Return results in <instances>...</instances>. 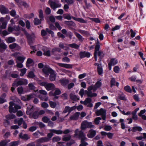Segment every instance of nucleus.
Masks as SVG:
<instances>
[{
    "instance_id": "dca6fc26",
    "label": "nucleus",
    "mask_w": 146,
    "mask_h": 146,
    "mask_svg": "<svg viewBox=\"0 0 146 146\" xmlns=\"http://www.w3.org/2000/svg\"><path fill=\"white\" fill-rule=\"evenodd\" d=\"M57 64L60 67H64L66 68H72V66L71 64L60 63H58Z\"/></svg>"
},
{
    "instance_id": "9b49d317",
    "label": "nucleus",
    "mask_w": 146,
    "mask_h": 146,
    "mask_svg": "<svg viewBox=\"0 0 146 146\" xmlns=\"http://www.w3.org/2000/svg\"><path fill=\"white\" fill-rule=\"evenodd\" d=\"M76 108V107L75 106H73L70 108L69 106H66L63 111V113H65L67 112H68V113L67 115L65 116V117H66L71 111L75 109Z\"/></svg>"
},
{
    "instance_id": "7ed1b4c3",
    "label": "nucleus",
    "mask_w": 146,
    "mask_h": 146,
    "mask_svg": "<svg viewBox=\"0 0 146 146\" xmlns=\"http://www.w3.org/2000/svg\"><path fill=\"white\" fill-rule=\"evenodd\" d=\"M33 110V107L32 106L29 105L27 107V114L29 115V117L30 118L33 117L34 119L37 118L39 115L38 112H34L33 114L32 115H31V114Z\"/></svg>"
},
{
    "instance_id": "f3484780",
    "label": "nucleus",
    "mask_w": 146,
    "mask_h": 146,
    "mask_svg": "<svg viewBox=\"0 0 146 146\" xmlns=\"http://www.w3.org/2000/svg\"><path fill=\"white\" fill-rule=\"evenodd\" d=\"M96 113L98 116L100 115L102 116L106 115V111L105 110L101 108L100 110H97L96 111Z\"/></svg>"
},
{
    "instance_id": "bf43d9fd",
    "label": "nucleus",
    "mask_w": 146,
    "mask_h": 146,
    "mask_svg": "<svg viewBox=\"0 0 146 146\" xmlns=\"http://www.w3.org/2000/svg\"><path fill=\"white\" fill-rule=\"evenodd\" d=\"M35 76V74L34 73L32 72H30L28 73L27 76L28 77L30 78H33Z\"/></svg>"
},
{
    "instance_id": "473e14b6",
    "label": "nucleus",
    "mask_w": 146,
    "mask_h": 146,
    "mask_svg": "<svg viewBox=\"0 0 146 146\" xmlns=\"http://www.w3.org/2000/svg\"><path fill=\"white\" fill-rule=\"evenodd\" d=\"M110 83L111 86H115V85L118 86L119 85V83L118 82H116L115 79L114 78H112L110 81Z\"/></svg>"
},
{
    "instance_id": "cd10ccee",
    "label": "nucleus",
    "mask_w": 146,
    "mask_h": 146,
    "mask_svg": "<svg viewBox=\"0 0 146 146\" xmlns=\"http://www.w3.org/2000/svg\"><path fill=\"white\" fill-rule=\"evenodd\" d=\"M19 136L20 138L25 140H27L30 138V137L27 134H24L23 135V134L22 133H20Z\"/></svg>"
},
{
    "instance_id": "0eeeda50",
    "label": "nucleus",
    "mask_w": 146,
    "mask_h": 146,
    "mask_svg": "<svg viewBox=\"0 0 146 146\" xmlns=\"http://www.w3.org/2000/svg\"><path fill=\"white\" fill-rule=\"evenodd\" d=\"M28 83L27 80L25 79H21L19 80H15L12 84L13 87H17V86L22 85H26Z\"/></svg>"
},
{
    "instance_id": "69168bd1",
    "label": "nucleus",
    "mask_w": 146,
    "mask_h": 146,
    "mask_svg": "<svg viewBox=\"0 0 146 146\" xmlns=\"http://www.w3.org/2000/svg\"><path fill=\"white\" fill-rule=\"evenodd\" d=\"M102 119V118L100 117H97L94 120V122L96 124L98 125L99 124L100 120Z\"/></svg>"
},
{
    "instance_id": "603ef678",
    "label": "nucleus",
    "mask_w": 146,
    "mask_h": 146,
    "mask_svg": "<svg viewBox=\"0 0 146 146\" xmlns=\"http://www.w3.org/2000/svg\"><path fill=\"white\" fill-rule=\"evenodd\" d=\"M97 90V88H95L94 86H91L88 87V92H90L92 90H93L94 91H95Z\"/></svg>"
},
{
    "instance_id": "72a5a7b5",
    "label": "nucleus",
    "mask_w": 146,
    "mask_h": 146,
    "mask_svg": "<svg viewBox=\"0 0 146 146\" xmlns=\"http://www.w3.org/2000/svg\"><path fill=\"white\" fill-rule=\"evenodd\" d=\"M9 47L11 49H13L15 48H16L17 49H19L20 48V46L17 45L15 43H14L10 44L9 46Z\"/></svg>"
},
{
    "instance_id": "a878e982",
    "label": "nucleus",
    "mask_w": 146,
    "mask_h": 146,
    "mask_svg": "<svg viewBox=\"0 0 146 146\" xmlns=\"http://www.w3.org/2000/svg\"><path fill=\"white\" fill-rule=\"evenodd\" d=\"M87 121H82L81 125L80 128L82 130L85 129L87 128Z\"/></svg>"
},
{
    "instance_id": "a211bd4d",
    "label": "nucleus",
    "mask_w": 146,
    "mask_h": 146,
    "mask_svg": "<svg viewBox=\"0 0 146 146\" xmlns=\"http://www.w3.org/2000/svg\"><path fill=\"white\" fill-rule=\"evenodd\" d=\"M0 11L3 14L7 13L9 12L8 9L6 8L4 6L1 5L0 7Z\"/></svg>"
},
{
    "instance_id": "7c9ffc66",
    "label": "nucleus",
    "mask_w": 146,
    "mask_h": 146,
    "mask_svg": "<svg viewBox=\"0 0 146 146\" xmlns=\"http://www.w3.org/2000/svg\"><path fill=\"white\" fill-rule=\"evenodd\" d=\"M7 46L4 43L0 44V52H3L7 48Z\"/></svg>"
},
{
    "instance_id": "49530a36",
    "label": "nucleus",
    "mask_w": 146,
    "mask_h": 146,
    "mask_svg": "<svg viewBox=\"0 0 146 146\" xmlns=\"http://www.w3.org/2000/svg\"><path fill=\"white\" fill-rule=\"evenodd\" d=\"M39 17L41 20H44V16L43 11L42 10H40L39 11Z\"/></svg>"
},
{
    "instance_id": "e2e57ef3",
    "label": "nucleus",
    "mask_w": 146,
    "mask_h": 146,
    "mask_svg": "<svg viewBox=\"0 0 146 146\" xmlns=\"http://www.w3.org/2000/svg\"><path fill=\"white\" fill-rule=\"evenodd\" d=\"M2 87L3 90L5 92H7L8 91V88L5 84H3L2 85Z\"/></svg>"
},
{
    "instance_id": "6e6552de",
    "label": "nucleus",
    "mask_w": 146,
    "mask_h": 146,
    "mask_svg": "<svg viewBox=\"0 0 146 146\" xmlns=\"http://www.w3.org/2000/svg\"><path fill=\"white\" fill-rule=\"evenodd\" d=\"M40 84L42 86H44L46 89L48 91L54 90L55 88L54 85L52 83L42 82Z\"/></svg>"
},
{
    "instance_id": "5fc2aeb1",
    "label": "nucleus",
    "mask_w": 146,
    "mask_h": 146,
    "mask_svg": "<svg viewBox=\"0 0 146 146\" xmlns=\"http://www.w3.org/2000/svg\"><path fill=\"white\" fill-rule=\"evenodd\" d=\"M87 123L88 128H94V125H92L91 122H89L87 121Z\"/></svg>"
},
{
    "instance_id": "8fccbe9b",
    "label": "nucleus",
    "mask_w": 146,
    "mask_h": 146,
    "mask_svg": "<svg viewBox=\"0 0 146 146\" xmlns=\"http://www.w3.org/2000/svg\"><path fill=\"white\" fill-rule=\"evenodd\" d=\"M49 103L50 106L52 108H55L57 105V104L56 102H52V101H49Z\"/></svg>"
},
{
    "instance_id": "20e7f679",
    "label": "nucleus",
    "mask_w": 146,
    "mask_h": 146,
    "mask_svg": "<svg viewBox=\"0 0 146 146\" xmlns=\"http://www.w3.org/2000/svg\"><path fill=\"white\" fill-rule=\"evenodd\" d=\"M9 105V111L10 113H15L18 110L21 108V107L20 106L15 104L12 102H10Z\"/></svg>"
},
{
    "instance_id": "c756f323",
    "label": "nucleus",
    "mask_w": 146,
    "mask_h": 146,
    "mask_svg": "<svg viewBox=\"0 0 146 146\" xmlns=\"http://www.w3.org/2000/svg\"><path fill=\"white\" fill-rule=\"evenodd\" d=\"M60 81L61 84L64 86H65L69 83V81L66 79H61Z\"/></svg>"
},
{
    "instance_id": "393cba45",
    "label": "nucleus",
    "mask_w": 146,
    "mask_h": 146,
    "mask_svg": "<svg viewBox=\"0 0 146 146\" xmlns=\"http://www.w3.org/2000/svg\"><path fill=\"white\" fill-rule=\"evenodd\" d=\"M17 54V53L15 54L14 56L16 58H17V60H19L22 63H23L25 59V57L23 56H16V55Z\"/></svg>"
},
{
    "instance_id": "6e6d98bb",
    "label": "nucleus",
    "mask_w": 146,
    "mask_h": 146,
    "mask_svg": "<svg viewBox=\"0 0 146 146\" xmlns=\"http://www.w3.org/2000/svg\"><path fill=\"white\" fill-rule=\"evenodd\" d=\"M102 83L100 81L97 82L96 84L94 86L95 88H96L97 89L99 88L101 85Z\"/></svg>"
},
{
    "instance_id": "4d7b16f0",
    "label": "nucleus",
    "mask_w": 146,
    "mask_h": 146,
    "mask_svg": "<svg viewBox=\"0 0 146 146\" xmlns=\"http://www.w3.org/2000/svg\"><path fill=\"white\" fill-rule=\"evenodd\" d=\"M124 89L125 91L128 92H131V90L130 86H125L124 88Z\"/></svg>"
},
{
    "instance_id": "ea45409f",
    "label": "nucleus",
    "mask_w": 146,
    "mask_h": 146,
    "mask_svg": "<svg viewBox=\"0 0 146 146\" xmlns=\"http://www.w3.org/2000/svg\"><path fill=\"white\" fill-rule=\"evenodd\" d=\"M33 62V60L30 58H29L27 61L26 63V66L27 67H29Z\"/></svg>"
},
{
    "instance_id": "4468645a",
    "label": "nucleus",
    "mask_w": 146,
    "mask_h": 146,
    "mask_svg": "<svg viewBox=\"0 0 146 146\" xmlns=\"http://www.w3.org/2000/svg\"><path fill=\"white\" fill-rule=\"evenodd\" d=\"M46 31L44 30L41 31V34L42 36H44L46 34V31L49 33L51 34L52 37L54 36V33L52 31L49 30L48 29H46Z\"/></svg>"
},
{
    "instance_id": "c85d7f7f",
    "label": "nucleus",
    "mask_w": 146,
    "mask_h": 146,
    "mask_svg": "<svg viewBox=\"0 0 146 146\" xmlns=\"http://www.w3.org/2000/svg\"><path fill=\"white\" fill-rule=\"evenodd\" d=\"M23 119L22 118H21L18 119H15L14 120V124L18 123L19 126L23 122Z\"/></svg>"
},
{
    "instance_id": "39448f33",
    "label": "nucleus",
    "mask_w": 146,
    "mask_h": 146,
    "mask_svg": "<svg viewBox=\"0 0 146 146\" xmlns=\"http://www.w3.org/2000/svg\"><path fill=\"white\" fill-rule=\"evenodd\" d=\"M24 32L27 37L28 40V43L29 44L31 45V47L33 50H35V47L31 45L33 42V40H34L35 38V35L32 33L31 34V35H29L25 31H24Z\"/></svg>"
},
{
    "instance_id": "37998d69",
    "label": "nucleus",
    "mask_w": 146,
    "mask_h": 146,
    "mask_svg": "<svg viewBox=\"0 0 146 146\" xmlns=\"http://www.w3.org/2000/svg\"><path fill=\"white\" fill-rule=\"evenodd\" d=\"M72 18L73 19L78 21L80 23H85L86 22V21L83 20L82 19L80 18H77L74 17H72Z\"/></svg>"
},
{
    "instance_id": "bb28decb",
    "label": "nucleus",
    "mask_w": 146,
    "mask_h": 146,
    "mask_svg": "<svg viewBox=\"0 0 146 146\" xmlns=\"http://www.w3.org/2000/svg\"><path fill=\"white\" fill-rule=\"evenodd\" d=\"M70 98L74 101H76L79 99V98L78 96L73 94H70Z\"/></svg>"
},
{
    "instance_id": "f257e3e1",
    "label": "nucleus",
    "mask_w": 146,
    "mask_h": 146,
    "mask_svg": "<svg viewBox=\"0 0 146 146\" xmlns=\"http://www.w3.org/2000/svg\"><path fill=\"white\" fill-rule=\"evenodd\" d=\"M74 132V137L81 139V143L80 144V146H86L88 144L84 141L87 140V138L85 136V135L82 131L80 130L79 129H77L75 130Z\"/></svg>"
},
{
    "instance_id": "f8f14e48",
    "label": "nucleus",
    "mask_w": 146,
    "mask_h": 146,
    "mask_svg": "<svg viewBox=\"0 0 146 146\" xmlns=\"http://www.w3.org/2000/svg\"><path fill=\"white\" fill-rule=\"evenodd\" d=\"M53 70L48 66H45L43 69V72L45 74V76H47L49 73Z\"/></svg>"
},
{
    "instance_id": "338daca9",
    "label": "nucleus",
    "mask_w": 146,
    "mask_h": 146,
    "mask_svg": "<svg viewBox=\"0 0 146 146\" xmlns=\"http://www.w3.org/2000/svg\"><path fill=\"white\" fill-rule=\"evenodd\" d=\"M120 26L118 25H116L114 27H112V31H114L117 30H119L120 28Z\"/></svg>"
},
{
    "instance_id": "4c0bfd02",
    "label": "nucleus",
    "mask_w": 146,
    "mask_h": 146,
    "mask_svg": "<svg viewBox=\"0 0 146 146\" xmlns=\"http://www.w3.org/2000/svg\"><path fill=\"white\" fill-rule=\"evenodd\" d=\"M6 40L8 43H11L15 42V39L13 37H10L7 38Z\"/></svg>"
},
{
    "instance_id": "e433bc0d",
    "label": "nucleus",
    "mask_w": 146,
    "mask_h": 146,
    "mask_svg": "<svg viewBox=\"0 0 146 146\" xmlns=\"http://www.w3.org/2000/svg\"><path fill=\"white\" fill-rule=\"evenodd\" d=\"M68 46L75 49H78L79 47V45L74 43L69 44H68Z\"/></svg>"
},
{
    "instance_id": "052dcab7",
    "label": "nucleus",
    "mask_w": 146,
    "mask_h": 146,
    "mask_svg": "<svg viewBox=\"0 0 146 146\" xmlns=\"http://www.w3.org/2000/svg\"><path fill=\"white\" fill-rule=\"evenodd\" d=\"M118 97L121 100H126L124 95L122 93H121L120 94L119 96Z\"/></svg>"
},
{
    "instance_id": "ddd939ff",
    "label": "nucleus",
    "mask_w": 146,
    "mask_h": 146,
    "mask_svg": "<svg viewBox=\"0 0 146 146\" xmlns=\"http://www.w3.org/2000/svg\"><path fill=\"white\" fill-rule=\"evenodd\" d=\"M99 42L98 41L97 42V44L96 45L95 47V51L94 52V57L96 61L97 60V52L100 51H99L100 48V45Z\"/></svg>"
},
{
    "instance_id": "2f4dec72",
    "label": "nucleus",
    "mask_w": 146,
    "mask_h": 146,
    "mask_svg": "<svg viewBox=\"0 0 146 146\" xmlns=\"http://www.w3.org/2000/svg\"><path fill=\"white\" fill-rule=\"evenodd\" d=\"M59 46L60 48H63L65 50H66L68 49L67 44H64L62 43H61L59 44Z\"/></svg>"
},
{
    "instance_id": "9d476101",
    "label": "nucleus",
    "mask_w": 146,
    "mask_h": 146,
    "mask_svg": "<svg viewBox=\"0 0 146 146\" xmlns=\"http://www.w3.org/2000/svg\"><path fill=\"white\" fill-rule=\"evenodd\" d=\"M92 100L91 98H87L84 101V104L86 106L88 107H92L93 106V105L92 103Z\"/></svg>"
},
{
    "instance_id": "774afa93",
    "label": "nucleus",
    "mask_w": 146,
    "mask_h": 146,
    "mask_svg": "<svg viewBox=\"0 0 146 146\" xmlns=\"http://www.w3.org/2000/svg\"><path fill=\"white\" fill-rule=\"evenodd\" d=\"M18 143L19 142L18 141H15L11 142L10 143V144L11 146H17Z\"/></svg>"
},
{
    "instance_id": "412c9836",
    "label": "nucleus",
    "mask_w": 146,
    "mask_h": 146,
    "mask_svg": "<svg viewBox=\"0 0 146 146\" xmlns=\"http://www.w3.org/2000/svg\"><path fill=\"white\" fill-rule=\"evenodd\" d=\"M80 115V113L76 112L70 116V120H76L78 119Z\"/></svg>"
},
{
    "instance_id": "1a4fd4ad",
    "label": "nucleus",
    "mask_w": 146,
    "mask_h": 146,
    "mask_svg": "<svg viewBox=\"0 0 146 146\" xmlns=\"http://www.w3.org/2000/svg\"><path fill=\"white\" fill-rule=\"evenodd\" d=\"M49 131L50 133H49L47 134V138L49 140L53 135V133L56 134H61L63 133L62 131L60 130H56L54 129H49Z\"/></svg>"
},
{
    "instance_id": "f704fd0d",
    "label": "nucleus",
    "mask_w": 146,
    "mask_h": 146,
    "mask_svg": "<svg viewBox=\"0 0 146 146\" xmlns=\"http://www.w3.org/2000/svg\"><path fill=\"white\" fill-rule=\"evenodd\" d=\"M142 130V129L141 127L139 126H135L133 127L132 130L133 132H135L137 131H141Z\"/></svg>"
},
{
    "instance_id": "423d86ee",
    "label": "nucleus",
    "mask_w": 146,
    "mask_h": 146,
    "mask_svg": "<svg viewBox=\"0 0 146 146\" xmlns=\"http://www.w3.org/2000/svg\"><path fill=\"white\" fill-rule=\"evenodd\" d=\"M48 3L51 8L53 9H55L57 8L61 7V5L58 0H49Z\"/></svg>"
},
{
    "instance_id": "58836bf2",
    "label": "nucleus",
    "mask_w": 146,
    "mask_h": 146,
    "mask_svg": "<svg viewBox=\"0 0 146 146\" xmlns=\"http://www.w3.org/2000/svg\"><path fill=\"white\" fill-rule=\"evenodd\" d=\"M10 141V140L2 141L0 142V146H7V143Z\"/></svg>"
},
{
    "instance_id": "864d4df0",
    "label": "nucleus",
    "mask_w": 146,
    "mask_h": 146,
    "mask_svg": "<svg viewBox=\"0 0 146 146\" xmlns=\"http://www.w3.org/2000/svg\"><path fill=\"white\" fill-rule=\"evenodd\" d=\"M61 140V138L58 136L54 137L52 139V141L55 142L60 141Z\"/></svg>"
},
{
    "instance_id": "c03bdc74",
    "label": "nucleus",
    "mask_w": 146,
    "mask_h": 146,
    "mask_svg": "<svg viewBox=\"0 0 146 146\" xmlns=\"http://www.w3.org/2000/svg\"><path fill=\"white\" fill-rule=\"evenodd\" d=\"M87 91L86 90H84L83 89H82L79 92V94L81 97H82L84 95L87 94Z\"/></svg>"
},
{
    "instance_id": "680f3d73",
    "label": "nucleus",
    "mask_w": 146,
    "mask_h": 146,
    "mask_svg": "<svg viewBox=\"0 0 146 146\" xmlns=\"http://www.w3.org/2000/svg\"><path fill=\"white\" fill-rule=\"evenodd\" d=\"M50 120V119L46 116H44L42 118V121L45 123L48 122Z\"/></svg>"
},
{
    "instance_id": "4be33fe9",
    "label": "nucleus",
    "mask_w": 146,
    "mask_h": 146,
    "mask_svg": "<svg viewBox=\"0 0 146 146\" xmlns=\"http://www.w3.org/2000/svg\"><path fill=\"white\" fill-rule=\"evenodd\" d=\"M49 141V139L46 137H42L36 141L37 143H40L47 142Z\"/></svg>"
},
{
    "instance_id": "3c124183",
    "label": "nucleus",
    "mask_w": 146,
    "mask_h": 146,
    "mask_svg": "<svg viewBox=\"0 0 146 146\" xmlns=\"http://www.w3.org/2000/svg\"><path fill=\"white\" fill-rule=\"evenodd\" d=\"M75 35L78 38L79 40L81 41H82L83 40L84 38H83L82 36L80 34L77 33H75Z\"/></svg>"
},
{
    "instance_id": "aec40b11",
    "label": "nucleus",
    "mask_w": 146,
    "mask_h": 146,
    "mask_svg": "<svg viewBox=\"0 0 146 146\" xmlns=\"http://www.w3.org/2000/svg\"><path fill=\"white\" fill-rule=\"evenodd\" d=\"M95 66H97V70L99 74L101 75L103 74V70L101 65L96 63L94 64Z\"/></svg>"
},
{
    "instance_id": "c9c22d12",
    "label": "nucleus",
    "mask_w": 146,
    "mask_h": 146,
    "mask_svg": "<svg viewBox=\"0 0 146 146\" xmlns=\"http://www.w3.org/2000/svg\"><path fill=\"white\" fill-rule=\"evenodd\" d=\"M87 95L88 97H95L97 96V94L94 93H92L91 91L88 92L87 91Z\"/></svg>"
},
{
    "instance_id": "6ab92c4d",
    "label": "nucleus",
    "mask_w": 146,
    "mask_h": 146,
    "mask_svg": "<svg viewBox=\"0 0 146 146\" xmlns=\"http://www.w3.org/2000/svg\"><path fill=\"white\" fill-rule=\"evenodd\" d=\"M80 57L81 58H83L85 57L89 58L90 56V54L88 52H81L80 53Z\"/></svg>"
},
{
    "instance_id": "09e8293b",
    "label": "nucleus",
    "mask_w": 146,
    "mask_h": 146,
    "mask_svg": "<svg viewBox=\"0 0 146 146\" xmlns=\"http://www.w3.org/2000/svg\"><path fill=\"white\" fill-rule=\"evenodd\" d=\"M42 20H41L40 19L39 20L37 18H35L34 20V23L35 25H37L41 23V21Z\"/></svg>"
},
{
    "instance_id": "f03ea898",
    "label": "nucleus",
    "mask_w": 146,
    "mask_h": 146,
    "mask_svg": "<svg viewBox=\"0 0 146 146\" xmlns=\"http://www.w3.org/2000/svg\"><path fill=\"white\" fill-rule=\"evenodd\" d=\"M47 94V92L44 90H40L38 92L37 90L35 91V96L38 97L41 100L45 101L48 99V97L46 96Z\"/></svg>"
},
{
    "instance_id": "0e129e2a",
    "label": "nucleus",
    "mask_w": 146,
    "mask_h": 146,
    "mask_svg": "<svg viewBox=\"0 0 146 146\" xmlns=\"http://www.w3.org/2000/svg\"><path fill=\"white\" fill-rule=\"evenodd\" d=\"M41 106L42 108H47L49 106L48 104L45 102L42 103L41 104Z\"/></svg>"
},
{
    "instance_id": "13d9d810",
    "label": "nucleus",
    "mask_w": 146,
    "mask_h": 146,
    "mask_svg": "<svg viewBox=\"0 0 146 146\" xmlns=\"http://www.w3.org/2000/svg\"><path fill=\"white\" fill-rule=\"evenodd\" d=\"M64 18L68 20H70L71 19V17L70 15L68 14H64L63 15Z\"/></svg>"
},
{
    "instance_id": "2eb2a0df",
    "label": "nucleus",
    "mask_w": 146,
    "mask_h": 146,
    "mask_svg": "<svg viewBox=\"0 0 146 146\" xmlns=\"http://www.w3.org/2000/svg\"><path fill=\"white\" fill-rule=\"evenodd\" d=\"M96 131L93 129L90 130L87 135V136L89 138H91L94 137L96 135Z\"/></svg>"
},
{
    "instance_id": "b1692460",
    "label": "nucleus",
    "mask_w": 146,
    "mask_h": 146,
    "mask_svg": "<svg viewBox=\"0 0 146 146\" xmlns=\"http://www.w3.org/2000/svg\"><path fill=\"white\" fill-rule=\"evenodd\" d=\"M34 97V95L33 94H31L25 96H22L21 97V99L23 101H26L29 100L31 98Z\"/></svg>"
},
{
    "instance_id": "a18cd8bd",
    "label": "nucleus",
    "mask_w": 146,
    "mask_h": 146,
    "mask_svg": "<svg viewBox=\"0 0 146 146\" xmlns=\"http://www.w3.org/2000/svg\"><path fill=\"white\" fill-rule=\"evenodd\" d=\"M118 62L117 60L115 58L111 59L110 62L109 63L112 65H114L116 64Z\"/></svg>"
},
{
    "instance_id": "a19ab883",
    "label": "nucleus",
    "mask_w": 146,
    "mask_h": 146,
    "mask_svg": "<svg viewBox=\"0 0 146 146\" xmlns=\"http://www.w3.org/2000/svg\"><path fill=\"white\" fill-rule=\"evenodd\" d=\"M71 138L70 135H65L63 137L62 140L63 141H66L69 140Z\"/></svg>"
},
{
    "instance_id": "79ce46f5",
    "label": "nucleus",
    "mask_w": 146,
    "mask_h": 146,
    "mask_svg": "<svg viewBox=\"0 0 146 146\" xmlns=\"http://www.w3.org/2000/svg\"><path fill=\"white\" fill-rule=\"evenodd\" d=\"M16 116L15 115L12 114H9L6 116V118L7 120L15 118Z\"/></svg>"
},
{
    "instance_id": "de8ad7c7",
    "label": "nucleus",
    "mask_w": 146,
    "mask_h": 146,
    "mask_svg": "<svg viewBox=\"0 0 146 146\" xmlns=\"http://www.w3.org/2000/svg\"><path fill=\"white\" fill-rule=\"evenodd\" d=\"M27 69L25 68L21 69L20 70L21 73L20 75L21 76H23L26 73L27 71Z\"/></svg>"
},
{
    "instance_id": "5701e85b",
    "label": "nucleus",
    "mask_w": 146,
    "mask_h": 146,
    "mask_svg": "<svg viewBox=\"0 0 146 146\" xmlns=\"http://www.w3.org/2000/svg\"><path fill=\"white\" fill-rule=\"evenodd\" d=\"M49 73L50 74V80L51 81H54L56 78L55 72L53 70H52Z\"/></svg>"
}]
</instances>
